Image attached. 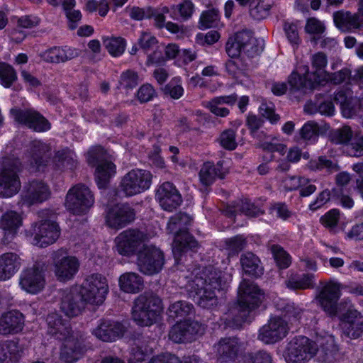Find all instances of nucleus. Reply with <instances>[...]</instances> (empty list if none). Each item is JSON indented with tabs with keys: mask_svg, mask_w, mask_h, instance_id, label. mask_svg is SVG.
<instances>
[{
	"mask_svg": "<svg viewBox=\"0 0 363 363\" xmlns=\"http://www.w3.org/2000/svg\"><path fill=\"white\" fill-rule=\"evenodd\" d=\"M51 213V211L48 209H44L38 213V217L42 218V220L40 223H35L33 227V245L45 247L53 244L58 239L60 233L57 223L47 219Z\"/></svg>",
	"mask_w": 363,
	"mask_h": 363,
	"instance_id": "obj_8",
	"label": "nucleus"
},
{
	"mask_svg": "<svg viewBox=\"0 0 363 363\" xmlns=\"http://www.w3.org/2000/svg\"><path fill=\"white\" fill-rule=\"evenodd\" d=\"M220 143L226 150H235L237 147L235 131L232 129L223 131L220 136Z\"/></svg>",
	"mask_w": 363,
	"mask_h": 363,
	"instance_id": "obj_59",
	"label": "nucleus"
},
{
	"mask_svg": "<svg viewBox=\"0 0 363 363\" xmlns=\"http://www.w3.org/2000/svg\"><path fill=\"white\" fill-rule=\"evenodd\" d=\"M342 333L351 339H357L363 334V316L357 310H348L340 318Z\"/></svg>",
	"mask_w": 363,
	"mask_h": 363,
	"instance_id": "obj_24",
	"label": "nucleus"
},
{
	"mask_svg": "<svg viewBox=\"0 0 363 363\" xmlns=\"http://www.w3.org/2000/svg\"><path fill=\"white\" fill-rule=\"evenodd\" d=\"M224 177L225 172L220 162L216 164L210 162H205L199 172L200 181L205 186L213 184L216 178L223 179Z\"/></svg>",
	"mask_w": 363,
	"mask_h": 363,
	"instance_id": "obj_39",
	"label": "nucleus"
},
{
	"mask_svg": "<svg viewBox=\"0 0 363 363\" xmlns=\"http://www.w3.org/2000/svg\"><path fill=\"white\" fill-rule=\"evenodd\" d=\"M236 40L245 52L249 57H254L262 51V46L258 45L257 40L254 38L252 31L243 30L235 34Z\"/></svg>",
	"mask_w": 363,
	"mask_h": 363,
	"instance_id": "obj_36",
	"label": "nucleus"
},
{
	"mask_svg": "<svg viewBox=\"0 0 363 363\" xmlns=\"http://www.w3.org/2000/svg\"><path fill=\"white\" fill-rule=\"evenodd\" d=\"M155 14V10L150 7L147 8H139V7H133L130 10V16L131 18L140 21L143 18H152Z\"/></svg>",
	"mask_w": 363,
	"mask_h": 363,
	"instance_id": "obj_63",
	"label": "nucleus"
},
{
	"mask_svg": "<svg viewBox=\"0 0 363 363\" xmlns=\"http://www.w3.org/2000/svg\"><path fill=\"white\" fill-rule=\"evenodd\" d=\"M138 74L130 69L123 72L120 78V84L125 89H133L138 85Z\"/></svg>",
	"mask_w": 363,
	"mask_h": 363,
	"instance_id": "obj_58",
	"label": "nucleus"
},
{
	"mask_svg": "<svg viewBox=\"0 0 363 363\" xmlns=\"http://www.w3.org/2000/svg\"><path fill=\"white\" fill-rule=\"evenodd\" d=\"M240 264L244 272L251 277L257 278L263 274L264 269L259 258L251 252H247L240 256Z\"/></svg>",
	"mask_w": 363,
	"mask_h": 363,
	"instance_id": "obj_38",
	"label": "nucleus"
},
{
	"mask_svg": "<svg viewBox=\"0 0 363 363\" xmlns=\"http://www.w3.org/2000/svg\"><path fill=\"white\" fill-rule=\"evenodd\" d=\"M104 45L113 57L121 55L125 48V40L121 37H111L104 39Z\"/></svg>",
	"mask_w": 363,
	"mask_h": 363,
	"instance_id": "obj_46",
	"label": "nucleus"
},
{
	"mask_svg": "<svg viewBox=\"0 0 363 363\" xmlns=\"http://www.w3.org/2000/svg\"><path fill=\"white\" fill-rule=\"evenodd\" d=\"M108 157L106 150L101 146L92 147L86 154L87 162L92 167L108 160Z\"/></svg>",
	"mask_w": 363,
	"mask_h": 363,
	"instance_id": "obj_51",
	"label": "nucleus"
},
{
	"mask_svg": "<svg viewBox=\"0 0 363 363\" xmlns=\"http://www.w3.org/2000/svg\"><path fill=\"white\" fill-rule=\"evenodd\" d=\"M152 174L147 170L135 169L125 174L118 189H115L114 196L121 197L132 196L147 190L152 184Z\"/></svg>",
	"mask_w": 363,
	"mask_h": 363,
	"instance_id": "obj_6",
	"label": "nucleus"
},
{
	"mask_svg": "<svg viewBox=\"0 0 363 363\" xmlns=\"http://www.w3.org/2000/svg\"><path fill=\"white\" fill-rule=\"evenodd\" d=\"M347 153L351 157L363 156V133L355 134L350 143L348 144Z\"/></svg>",
	"mask_w": 363,
	"mask_h": 363,
	"instance_id": "obj_55",
	"label": "nucleus"
},
{
	"mask_svg": "<svg viewBox=\"0 0 363 363\" xmlns=\"http://www.w3.org/2000/svg\"><path fill=\"white\" fill-rule=\"evenodd\" d=\"M317 343L305 336L293 338L287 345L284 357L287 363H306L318 352Z\"/></svg>",
	"mask_w": 363,
	"mask_h": 363,
	"instance_id": "obj_7",
	"label": "nucleus"
},
{
	"mask_svg": "<svg viewBox=\"0 0 363 363\" xmlns=\"http://www.w3.org/2000/svg\"><path fill=\"white\" fill-rule=\"evenodd\" d=\"M225 50L228 55L231 58L239 57L240 53L243 52L235 35L229 38L228 40L225 45Z\"/></svg>",
	"mask_w": 363,
	"mask_h": 363,
	"instance_id": "obj_64",
	"label": "nucleus"
},
{
	"mask_svg": "<svg viewBox=\"0 0 363 363\" xmlns=\"http://www.w3.org/2000/svg\"><path fill=\"white\" fill-rule=\"evenodd\" d=\"M21 224V216L16 211H8L1 216L0 228L4 231L2 238V242L4 245H9L11 242Z\"/></svg>",
	"mask_w": 363,
	"mask_h": 363,
	"instance_id": "obj_26",
	"label": "nucleus"
},
{
	"mask_svg": "<svg viewBox=\"0 0 363 363\" xmlns=\"http://www.w3.org/2000/svg\"><path fill=\"white\" fill-rule=\"evenodd\" d=\"M238 212L244 213L247 216L257 217L263 212L249 200H239L228 205L224 209V214L228 218H234Z\"/></svg>",
	"mask_w": 363,
	"mask_h": 363,
	"instance_id": "obj_33",
	"label": "nucleus"
},
{
	"mask_svg": "<svg viewBox=\"0 0 363 363\" xmlns=\"http://www.w3.org/2000/svg\"><path fill=\"white\" fill-rule=\"evenodd\" d=\"M48 333L58 340H64L72 335L71 328L68 321L65 320L57 313H50L47 316Z\"/></svg>",
	"mask_w": 363,
	"mask_h": 363,
	"instance_id": "obj_29",
	"label": "nucleus"
},
{
	"mask_svg": "<svg viewBox=\"0 0 363 363\" xmlns=\"http://www.w3.org/2000/svg\"><path fill=\"white\" fill-rule=\"evenodd\" d=\"M125 331V326L118 321L102 319L93 330V334L104 342H114L122 337Z\"/></svg>",
	"mask_w": 363,
	"mask_h": 363,
	"instance_id": "obj_25",
	"label": "nucleus"
},
{
	"mask_svg": "<svg viewBox=\"0 0 363 363\" xmlns=\"http://www.w3.org/2000/svg\"><path fill=\"white\" fill-rule=\"evenodd\" d=\"M359 13H352L350 11L340 10L333 13V21L335 26L342 31H349L360 28Z\"/></svg>",
	"mask_w": 363,
	"mask_h": 363,
	"instance_id": "obj_31",
	"label": "nucleus"
},
{
	"mask_svg": "<svg viewBox=\"0 0 363 363\" xmlns=\"http://www.w3.org/2000/svg\"><path fill=\"white\" fill-rule=\"evenodd\" d=\"M340 296V284L330 281L322 288L316 299L325 312L330 315H335Z\"/></svg>",
	"mask_w": 363,
	"mask_h": 363,
	"instance_id": "obj_22",
	"label": "nucleus"
},
{
	"mask_svg": "<svg viewBox=\"0 0 363 363\" xmlns=\"http://www.w3.org/2000/svg\"><path fill=\"white\" fill-rule=\"evenodd\" d=\"M243 363H272V357L269 352L260 350L247 354L244 357Z\"/></svg>",
	"mask_w": 363,
	"mask_h": 363,
	"instance_id": "obj_56",
	"label": "nucleus"
},
{
	"mask_svg": "<svg viewBox=\"0 0 363 363\" xmlns=\"http://www.w3.org/2000/svg\"><path fill=\"white\" fill-rule=\"evenodd\" d=\"M319 135V127L313 121H308L300 130L301 138L305 140H315Z\"/></svg>",
	"mask_w": 363,
	"mask_h": 363,
	"instance_id": "obj_57",
	"label": "nucleus"
},
{
	"mask_svg": "<svg viewBox=\"0 0 363 363\" xmlns=\"http://www.w3.org/2000/svg\"><path fill=\"white\" fill-rule=\"evenodd\" d=\"M51 147L40 141L33 140L30 143L26 151V162L31 171H40L46 167L51 157Z\"/></svg>",
	"mask_w": 363,
	"mask_h": 363,
	"instance_id": "obj_17",
	"label": "nucleus"
},
{
	"mask_svg": "<svg viewBox=\"0 0 363 363\" xmlns=\"http://www.w3.org/2000/svg\"><path fill=\"white\" fill-rule=\"evenodd\" d=\"M16 78L14 69L9 64L0 62V84L5 87H10Z\"/></svg>",
	"mask_w": 363,
	"mask_h": 363,
	"instance_id": "obj_52",
	"label": "nucleus"
},
{
	"mask_svg": "<svg viewBox=\"0 0 363 363\" xmlns=\"http://www.w3.org/2000/svg\"><path fill=\"white\" fill-rule=\"evenodd\" d=\"M191 221L192 218L187 213L179 212L172 216L167 223L168 232L174 234L172 252L177 264L184 252L198 246V242L188 231Z\"/></svg>",
	"mask_w": 363,
	"mask_h": 363,
	"instance_id": "obj_3",
	"label": "nucleus"
},
{
	"mask_svg": "<svg viewBox=\"0 0 363 363\" xmlns=\"http://www.w3.org/2000/svg\"><path fill=\"white\" fill-rule=\"evenodd\" d=\"M270 250L279 269H286L290 266L291 263V257L283 247L278 245H272Z\"/></svg>",
	"mask_w": 363,
	"mask_h": 363,
	"instance_id": "obj_49",
	"label": "nucleus"
},
{
	"mask_svg": "<svg viewBox=\"0 0 363 363\" xmlns=\"http://www.w3.org/2000/svg\"><path fill=\"white\" fill-rule=\"evenodd\" d=\"M204 326L196 320H185L174 325L169 332V337L176 343L191 342L203 334Z\"/></svg>",
	"mask_w": 363,
	"mask_h": 363,
	"instance_id": "obj_13",
	"label": "nucleus"
},
{
	"mask_svg": "<svg viewBox=\"0 0 363 363\" xmlns=\"http://www.w3.org/2000/svg\"><path fill=\"white\" fill-rule=\"evenodd\" d=\"M271 5L264 0H253L250 4V15L255 20L265 18L269 13Z\"/></svg>",
	"mask_w": 363,
	"mask_h": 363,
	"instance_id": "obj_48",
	"label": "nucleus"
},
{
	"mask_svg": "<svg viewBox=\"0 0 363 363\" xmlns=\"http://www.w3.org/2000/svg\"><path fill=\"white\" fill-rule=\"evenodd\" d=\"M184 277L187 279L186 287L188 291L197 296L198 306L205 309H212L218 306L216 292L224 284L221 271L210 265L202 269L195 268Z\"/></svg>",
	"mask_w": 363,
	"mask_h": 363,
	"instance_id": "obj_1",
	"label": "nucleus"
},
{
	"mask_svg": "<svg viewBox=\"0 0 363 363\" xmlns=\"http://www.w3.org/2000/svg\"><path fill=\"white\" fill-rule=\"evenodd\" d=\"M289 330L288 323L282 318L275 316L259 329L258 339L265 344H274L284 339Z\"/></svg>",
	"mask_w": 363,
	"mask_h": 363,
	"instance_id": "obj_16",
	"label": "nucleus"
},
{
	"mask_svg": "<svg viewBox=\"0 0 363 363\" xmlns=\"http://www.w3.org/2000/svg\"><path fill=\"white\" fill-rule=\"evenodd\" d=\"M87 303L79 287L75 286L63 291L60 309L65 315L72 318L79 315Z\"/></svg>",
	"mask_w": 363,
	"mask_h": 363,
	"instance_id": "obj_19",
	"label": "nucleus"
},
{
	"mask_svg": "<svg viewBox=\"0 0 363 363\" xmlns=\"http://www.w3.org/2000/svg\"><path fill=\"white\" fill-rule=\"evenodd\" d=\"M262 290L254 281L243 279L238 288V302L230 309L233 325L239 328L247 321L250 313L258 308L264 299Z\"/></svg>",
	"mask_w": 363,
	"mask_h": 363,
	"instance_id": "obj_2",
	"label": "nucleus"
},
{
	"mask_svg": "<svg viewBox=\"0 0 363 363\" xmlns=\"http://www.w3.org/2000/svg\"><path fill=\"white\" fill-rule=\"evenodd\" d=\"M306 112L310 113H313L315 112H318L322 115L331 116L334 114L335 108L333 103L330 101H323L318 105H315L314 108L311 109H308L307 108H305Z\"/></svg>",
	"mask_w": 363,
	"mask_h": 363,
	"instance_id": "obj_61",
	"label": "nucleus"
},
{
	"mask_svg": "<svg viewBox=\"0 0 363 363\" xmlns=\"http://www.w3.org/2000/svg\"><path fill=\"white\" fill-rule=\"evenodd\" d=\"M121 289L126 293H138L144 286L143 279L135 272H127L119 278Z\"/></svg>",
	"mask_w": 363,
	"mask_h": 363,
	"instance_id": "obj_40",
	"label": "nucleus"
},
{
	"mask_svg": "<svg viewBox=\"0 0 363 363\" xmlns=\"http://www.w3.org/2000/svg\"><path fill=\"white\" fill-rule=\"evenodd\" d=\"M63 340L65 342L60 353V360L65 363H74L78 361L84 354L82 343L72 335L66 337Z\"/></svg>",
	"mask_w": 363,
	"mask_h": 363,
	"instance_id": "obj_28",
	"label": "nucleus"
},
{
	"mask_svg": "<svg viewBox=\"0 0 363 363\" xmlns=\"http://www.w3.org/2000/svg\"><path fill=\"white\" fill-rule=\"evenodd\" d=\"M353 132L348 125H344L340 128L334 130L330 133V137L331 141L335 144L345 145L347 148L353 138Z\"/></svg>",
	"mask_w": 363,
	"mask_h": 363,
	"instance_id": "obj_47",
	"label": "nucleus"
},
{
	"mask_svg": "<svg viewBox=\"0 0 363 363\" xmlns=\"http://www.w3.org/2000/svg\"><path fill=\"white\" fill-rule=\"evenodd\" d=\"M78 56V52L71 48L54 47L45 51L41 57L50 63H60L70 60Z\"/></svg>",
	"mask_w": 363,
	"mask_h": 363,
	"instance_id": "obj_34",
	"label": "nucleus"
},
{
	"mask_svg": "<svg viewBox=\"0 0 363 363\" xmlns=\"http://www.w3.org/2000/svg\"><path fill=\"white\" fill-rule=\"evenodd\" d=\"M51 190L42 180L33 179L26 184L21 193V201L28 206L42 203L50 199Z\"/></svg>",
	"mask_w": 363,
	"mask_h": 363,
	"instance_id": "obj_18",
	"label": "nucleus"
},
{
	"mask_svg": "<svg viewBox=\"0 0 363 363\" xmlns=\"http://www.w3.org/2000/svg\"><path fill=\"white\" fill-rule=\"evenodd\" d=\"M47 264L43 261H37L33 267L25 270L21 274L20 285L28 293L36 294L45 286L44 272Z\"/></svg>",
	"mask_w": 363,
	"mask_h": 363,
	"instance_id": "obj_15",
	"label": "nucleus"
},
{
	"mask_svg": "<svg viewBox=\"0 0 363 363\" xmlns=\"http://www.w3.org/2000/svg\"><path fill=\"white\" fill-rule=\"evenodd\" d=\"M135 218V210L127 203L111 206L106 211V221L111 228H122L133 222Z\"/></svg>",
	"mask_w": 363,
	"mask_h": 363,
	"instance_id": "obj_21",
	"label": "nucleus"
},
{
	"mask_svg": "<svg viewBox=\"0 0 363 363\" xmlns=\"http://www.w3.org/2000/svg\"><path fill=\"white\" fill-rule=\"evenodd\" d=\"M226 249L232 255H238L246 246L247 242L242 235H236L225 240Z\"/></svg>",
	"mask_w": 363,
	"mask_h": 363,
	"instance_id": "obj_53",
	"label": "nucleus"
},
{
	"mask_svg": "<svg viewBox=\"0 0 363 363\" xmlns=\"http://www.w3.org/2000/svg\"><path fill=\"white\" fill-rule=\"evenodd\" d=\"M156 198L161 207L167 211H172L182 203V197L175 186L169 182L161 184L157 190Z\"/></svg>",
	"mask_w": 363,
	"mask_h": 363,
	"instance_id": "obj_23",
	"label": "nucleus"
},
{
	"mask_svg": "<svg viewBox=\"0 0 363 363\" xmlns=\"http://www.w3.org/2000/svg\"><path fill=\"white\" fill-rule=\"evenodd\" d=\"M156 96V91L149 84L142 85L137 92V98L140 103H146Z\"/></svg>",
	"mask_w": 363,
	"mask_h": 363,
	"instance_id": "obj_60",
	"label": "nucleus"
},
{
	"mask_svg": "<svg viewBox=\"0 0 363 363\" xmlns=\"http://www.w3.org/2000/svg\"><path fill=\"white\" fill-rule=\"evenodd\" d=\"M94 197L90 189L83 184H77L67 192L65 206L74 214L85 213L94 204Z\"/></svg>",
	"mask_w": 363,
	"mask_h": 363,
	"instance_id": "obj_12",
	"label": "nucleus"
},
{
	"mask_svg": "<svg viewBox=\"0 0 363 363\" xmlns=\"http://www.w3.org/2000/svg\"><path fill=\"white\" fill-rule=\"evenodd\" d=\"M19 267V257L16 254L6 252L0 255V281L9 279Z\"/></svg>",
	"mask_w": 363,
	"mask_h": 363,
	"instance_id": "obj_35",
	"label": "nucleus"
},
{
	"mask_svg": "<svg viewBox=\"0 0 363 363\" xmlns=\"http://www.w3.org/2000/svg\"><path fill=\"white\" fill-rule=\"evenodd\" d=\"M148 235L137 228H129L120 233L115 238L116 250L123 256L131 257L143 247Z\"/></svg>",
	"mask_w": 363,
	"mask_h": 363,
	"instance_id": "obj_9",
	"label": "nucleus"
},
{
	"mask_svg": "<svg viewBox=\"0 0 363 363\" xmlns=\"http://www.w3.org/2000/svg\"><path fill=\"white\" fill-rule=\"evenodd\" d=\"M79 289L88 303L100 306L106 299L108 291V285L104 276L99 273H94L86 277Z\"/></svg>",
	"mask_w": 363,
	"mask_h": 363,
	"instance_id": "obj_10",
	"label": "nucleus"
},
{
	"mask_svg": "<svg viewBox=\"0 0 363 363\" xmlns=\"http://www.w3.org/2000/svg\"><path fill=\"white\" fill-rule=\"evenodd\" d=\"M328 63V58L325 53L318 52L311 57V65L314 72H309V77H312L315 79V82L318 84L326 77L327 72L325 68Z\"/></svg>",
	"mask_w": 363,
	"mask_h": 363,
	"instance_id": "obj_43",
	"label": "nucleus"
},
{
	"mask_svg": "<svg viewBox=\"0 0 363 363\" xmlns=\"http://www.w3.org/2000/svg\"><path fill=\"white\" fill-rule=\"evenodd\" d=\"M11 114L16 121L34 131L45 132L50 129V123L48 121L34 110L12 108Z\"/></svg>",
	"mask_w": 363,
	"mask_h": 363,
	"instance_id": "obj_20",
	"label": "nucleus"
},
{
	"mask_svg": "<svg viewBox=\"0 0 363 363\" xmlns=\"http://www.w3.org/2000/svg\"><path fill=\"white\" fill-rule=\"evenodd\" d=\"M137 266L140 272L146 275L158 274L164 264L162 251L152 245H143L137 256Z\"/></svg>",
	"mask_w": 363,
	"mask_h": 363,
	"instance_id": "obj_11",
	"label": "nucleus"
},
{
	"mask_svg": "<svg viewBox=\"0 0 363 363\" xmlns=\"http://www.w3.org/2000/svg\"><path fill=\"white\" fill-rule=\"evenodd\" d=\"M218 19V11L215 9H209L202 12L199 23V28L201 29H206L213 26V24Z\"/></svg>",
	"mask_w": 363,
	"mask_h": 363,
	"instance_id": "obj_54",
	"label": "nucleus"
},
{
	"mask_svg": "<svg viewBox=\"0 0 363 363\" xmlns=\"http://www.w3.org/2000/svg\"><path fill=\"white\" fill-rule=\"evenodd\" d=\"M152 347L150 346H143L140 342H135L131 350V357L129 363L142 362L146 360L152 353Z\"/></svg>",
	"mask_w": 363,
	"mask_h": 363,
	"instance_id": "obj_50",
	"label": "nucleus"
},
{
	"mask_svg": "<svg viewBox=\"0 0 363 363\" xmlns=\"http://www.w3.org/2000/svg\"><path fill=\"white\" fill-rule=\"evenodd\" d=\"M162 311L161 299L150 294L138 296L132 308L133 320L140 326H150L155 323Z\"/></svg>",
	"mask_w": 363,
	"mask_h": 363,
	"instance_id": "obj_4",
	"label": "nucleus"
},
{
	"mask_svg": "<svg viewBox=\"0 0 363 363\" xmlns=\"http://www.w3.org/2000/svg\"><path fill=\"white\" fill-rule=\"evenodd\" d=\"M54 163L55 167L60 170H72L77 166V160L74 152L68 148L55 152Z\"/></svg>",
	"mask_w": 363,
	"mask_h": 363,
	"instance_id": "obj_42",
	"label": "nucleus"
},
{
	"mask_svg": "<svg viewBox=\"0 0 363 363\" xmlns=\"http://www.w3.org/2000/svg\"><path fill=\"white\" fill-rule=\"evenodd\" d=\"M52 259L55 274L61 281L71 279L79 269V262L77 258L67 255V252L63 250L54 252Z\"/></svg>",
	"mask_w": 363,
	"mask_h": 363,
	"instance_id": "obj_14",
	"label": "nucleus"
},
{
	"mask_svg": "<svg viewBox=\"0 0 363 363\" xmlns=\"http://www.w3.org/2000/svg\"><path fill=\"white\" fill-rule=\"evenodd\" d=\"M240 342L238 338L225 337L215 345L216 353L223 361L233 360L238 354L240 350Z\"/></svg>",
	"mask_w": 363,
	"mask_h": 363,
	"instance_id": "obj_30",
	"label": "nucleus"
},
{
	"mask_svg": "<svg viewBox=\"0 0 363 363\" xmlns=\"http://www.w3.org/2000/svg\"><path fill=\"white\" fill-rule=\"evenodd\" d=\"M21 162L18 158L4 157L0 160V196L11 197L21 189L18 173Z\"/></svg>",
	"mask_w": 363,
	"mask_h": 363,
	"instance_id": "obj_5",
	"label": "nucleus"
},
{
	"mask_svg": "<svg viewBox=\"0 0 363 363\" xmlns=\"http://www.w3.org/2000/svg\"><path fill=\"white\" fill-rule=\"evenodd\" d=\"M305 30L308 33L319 35L325 31V27L323 22L313 17L307 20Z\"/></svg>",
	"mask_w": 363,
	"mask_h": 363,
	"instance_id": "obj_62",
	"label": "nucleus"
},
{
	"mask_svg": "<svg viewBox=\"0 0 363 363\" xmlns=\"http://www.w3.org/2000/svg\"><path fill=\"white\" fill-rule=\"evenodd\" d=\"M288 82L292 91H301L303 93H308L313 91L319 85L315 82L312 77H309V72L306 71L303 77L297 72H293L289 77Z\"/></svg>",
	"mask_w": 363,
	"mask_h": 363,
	"instance_id": "obj_37",
	"label": "nucleus"
},
{
	"mask_svg": "<svg viewBox=\"0 0 363 363\" xmlns=\"http://www.w3.org/2000/svg\"><path fill=\"white\" fill-rule=\"evenodd\" d=\"M194 311V306L185 301H176L169 306L167 313L169 318L175 320L178 318H184Z\"/></svg>",
	"mask_w": 363,
	"mask_h": 363,
	"instance_id": "obj_45",
	"label": "nucleus"
},
{
	"mask_svg": "<svg viewBox=\"0 0 363 363\" xmlns=\"http://www.w3.org/2000/svg\"><path fill=\"white\" fill-rule=\"evenodd\" d=\"M23 347L15 340L0 342V363H16L22 357Z\"/></svg>",
	"mask_w": 363,
	"mask_h": 363,
	"instance_id": "obj_32",
	"label": "nucleus"
},
{
	"mask_svg": "<svg viewBox=\"0 0 363 363\" xmlns=\"http://www.w3.org/2000/svg\"><path fill=\"white\" fill-rule=\"evenodd\" d=\"M116 173V165L109 160L99 163L96 169L97 184L99 188H104L110 178Z\"/></svg>",
	"mask_w": 363,
	"mask_h": 363,
	"instance_id": "obj_44",
	"label": "nucleus"
},
{
	"mask_svg": "<svg viewBox=\"0 0 363 363\" xmlns=\"http://www.w3.org/2000/svg\"><path fill=\"white\" fill-rule=\"evenodd\" d=\"M315 276L313 274H291L285 281L287 288L293 290L313 289Z\"/></svg>",
	"mask_w": 363,
	"mask_h": 363,
	"instance_id": "obj_41",
	"label": "nucleus"
},
{
	"mask_svg": "<svg viewBox=\"0 0 363 363\" xmlns=\"http://www.w3.org/2000/svg\"><path fill=\"white\" fill-rule=\"evenodd\" d=\"M24 325V316L18 311H10L0 317V335L16 334L21 331Z\"/></svg>",
	"mask_w": 363,
	"mask_h": 363,
	"instance_id": "obj_27",
	"label": "nucleus"
}]
</instances>
